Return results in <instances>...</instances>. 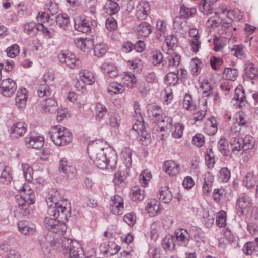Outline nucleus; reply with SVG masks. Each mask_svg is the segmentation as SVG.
Returning <instances> with one entry per match:
<instances>
[{
    "label": "nucleus",
    "instance_id": "obj_1",
    "mask_svg": "<svg viewBox=\"0 0 258 258\" xmlns=\"http://www.w3.org/2000/svg\"><path fill=\"white\" fill-rule=\"evenodd\" d=\"M104 146L103 141H93L88 144V153L90 159L98 168L113 170L116 166V157L112 152L109 153L107 156L109 149L105 148Z\"/></svg>",
    "mask_w": 258,
    "mask_h": 258
},
{
    "label": "nucleus",
    "instance_id": "obj_2",
    "mask_svg": "<svg viewBox=\"0 0 258 258\" xmlns=\"http://www.w3.org/2000/svg\"><path fill=\"white\" fill-rule=\"evenodd\" d=\"M52 248L62 251L66 258H83L84 255L82 248L78 242L65 237L42 244L44 253L50 252Z\"/></svg>",
    "mask_w": 258,
    "mask_h": 258
},
{
    "label": "nucleus",
    "instance_id": "obj_3",
    "mask_svg": "<svg viewBox=\"0 0 258 258\" xmlns=\"http://www.w3.org/2000/svg\"><path fill=\"white\" fill-rule=\"evenodd\" d=\"M49 136L53 143L58 146H65L72 140V133L61 125L51 127L49 132Z\"/></svg>",
    "mask_w": 258,
    "mask_h": 258
},
{
    "label": "nucleus",
    "instance_id": "obj_4",
    "mask_svg": "<svg viewBox=\"0 0 258 258\" xmlns=\"http://www.w3.org/2000/svg\"><path fill=\"white\" fill-rule=\"evenodd\" d=\"M54 204L49 206L48 213L50 216H53L54 218L58 220L67 221L71 216V207L67 203V199L65 202L60 203L56 201V199H53Z\"/></svg>",
    "mask_w": 258,
    "mask_h": 258
},
{
    "label": "nucleus",
    "instance_id": "obj_5",
    "mask_svg": "<svg viewBox=\"0 0 258 258\" xmlns=\"http://www.w3.org/2000/svg\"><path fill=\"white\" fill-rule=\"evenodd\" d=\"M147 113L149 118L155 123L166 122L170 124L172 122V118L169 116L162 117V108L156 103H151L147 106Z\"/></svg>",
    "mask_w": 258,
    "mask_h": 258
},
{
    "label": "nucleus",
    "instance_id": "obj_6",
    "mask_svg": "<svg viewBox=\"0 0 258 258\" xmlns=\"http://www.w3.org/2000/svg\"><path fill=\"white\" fill-rule=\"evenodd\" d=\"M66 221L56 220L55 218L46 217L44 220L45 227L50 231L59 235L64 234L67 230Z\"/></svg>",
    "mask_w": 258,
    "mask_h": 258
},
{
    "label": "nucleus",
    "instance_id": "obj_7",
    "mask_svg": "<svg viewBox=\"0 0 258 258\" xmlns=\"http://www.w3.org/2000/svg\"><path fill=\"white\" fill-rule=\"evenodd\" d=\"M58 59L62 63H65L71 69H79L81 67L82 63L74 54L69 52H62L58 55Z\"/></svg>",
    "mask_w": 258,
    "mask_h": 258
},
{
    "label": "nucleus",
    "instance_id": "obj_8",
    "mask_svg": "<svg viewBox=\"0 0 258 258\" xmlns=\"http://www.w3.org/2000/svg\"><path fill=\"white\" fill-rule=\"evenodd\" d=\"M196 228L193 227L189 230V232L183 228L177 229L174 233L175 241L177 242V244L182 246H186L189 242L192 232Z\"/></svg>",
    "mask_w": 258,
    "mask_h": 258
},
{
    "label": "nucleus",
    "instance_id": "obj_9",
    "mask_svg": "<svg viewBox=\"0 0 258 258\" xmlns=\"http://www.w3.org/2000/svg\"><path fill=\"white\" fill-rule=\"evenodd\" d=\"M17 88L15 82L11 78L3 79L0 85V91L4 96L9 97L14 94Z\"/></svg>",
    "mask_w": 258,
    "mask_h": 258
},
{
    "label": "nucleus",
    "instance_id": "obj_10",
    "mask_svg": "<svg viewBox=\"0 0 258 258\" xmlns=\"http://www.w3.org/2000/svg\"><path fill=\"white\" fill-rule=\"evenodd\" d=\"M123 205V200L122 197L118 195H115L111 198L110 210L114 215H121L124 211Z\"/></svg>",
    "mask_w": 258,
    "mask_h": 258
},
{
    "label": "nucleus",
    "instance_id": "obj_11",
    "mask_svg": "<svg viewBox=\"0 0 258 258\" xmlns=\"http://www.w3.org/2000/svg\"><path fill=\"white\" fill-rule=\"evenodd\" d=\"M252 206V199L248 195H242L237 200L236 206L241 214L248 213Z\"/></svg>",
    "mask_w": 258,
    "mask_h": 258
},
{
    "label": "nucleus",
    "instance_id": "obj_12",
    "mask_svg": "<svg viewBox=\"0 0 258 258\" xmlns=\"http://www.w3.org/2000/svg\"><path fill=\"white\" fill-rule=\"evenodd\" d=\"M169 55L166 57L163 61V70L167 72L169 70L177 68L180 62V56L177 54L173 53L169 54Z\"/></svg>",
    "mask_w": 258,
    "mask_h": 258
},
{
    "label": "nucleus",
    "instance_id": "obj_13",
    "mask_svg": "<svg viewBox=\"0 0 258 258\" xmlns=\"http://www.w3.org/2000/svg\"><path fill=\"white\" fill-rule=\"evenodd\" d=\"M25 143L28 147L39 149L44 145V138L38 136L35 133H31L25 139Z\"/></svg>",
    "mask_w": 258,
    "mask_h": 258
},
{
    "label": "nucleus",
    "instance_id": "obj_14",
    "mask_svg": "<svg viewBox=\"0 0 258 258\" xmlns=\"http://www.w3.org/2000/svg\"><path fill=\"white\" fill-rule=\"evenodd\" d=\"M150 11L149 3L146 1H141L136 7V17L139 20H145L149 15Z\"/></svg>",
    "mask_w": 258,
    "mask_h": 258
},
{
    "label": "nucleus",
    "instance_id": "obj_15",
    "mask_svg": "<svg viewBox=\"0 0 258 258\" xmlns=\"http://www.w3.org/2000/svg\"><path fill=\"white\" fill-rule=\"evenodd\" d=\"M101 252L107 256H111L118 253L120 247L113 242L104 243L100 247Z\"/></svg>",
    "mask_w": 258,
    "mask_h": 258
},
{
    "label": "nucleus",
    "instance_id": "obj_16",
    "mask_svg": "<svg viewBox=\"0 0 258 258\" xmlns=\"http://www.w3.org/2000/svg\"><path fill=\"white\" fill-rule=\"evenodd\" d=\"M27 131V125L24 122L14 124L11 128L10 135L12 138H18L24 135Z\"/></svg>",
    "mask_w": 258,
    "mask_h": 258
},
{
    "label": "nucleus",
    "instance_id": "obj_17",
    "mask_svg": "<svg viewBox=\"0 0 258 258\" xmlns=\"http://www.w3.org/2000/svg\"><path fill=\"white\" fill-rule=\"evenodd\" d=\"M189 34L190 36L192 38L191 40V46L192 51L195 53H197L201 45L198 30L196 28L190 29L189 31Z\"/></svg>",
    "mask_w": 258,
    "mask_h": 258
},
{
    "label": "nucleus",
    "instance_id": "obj_18",
    "mask_svg": "<svg viewBox=\"0 0 258 258\" xmlns=\"http://www.w3.org/2000/svg\"><path fill=\"white\" fill-rule=\"evenodd\" d=\"M179 164L174 161H167L164 164V170L169 175L174 176L179 173Z\"/></svg>",
    "mask_w": 258,
    "mask_h": 258
},
{
    "label": "nucleus",
    "instance_id": "obj_19",
    "mask_svg": "<svg viewBox=\"0 0 258 258\" xmlns=\"http://www.w3.org/2000/svg\"><path fill=\"white\" fill-rule=\"evenodd\" d=\"M160 203L155 199H148L145 209L151 216H155L160 210Z\"/></svg>",
    "mask_w": 258,
    "mask_h": 258
},
{
    "label": "nucleus",
    "instance_id": "obj_20",
    "mask_svg": "<svg viewBox=\"0 0 258 258\" xmlns=\"http://www.w3.org/2000/svg\"><path fill=\"white\" fill-rule=\"evenodd\" d=\"M28 99L27 91L25 88L19 89L15 97V102L17 107L22 108L25 107Z\"/></svg>",
    "mask_w": 258,
    "mask_h": 258
},
{
    "label": "nucleus",
    "instance_id": "obj_21",
    "mask_svg": "<svg viewBox=\"0 0 258 258\" xmlns=\"http://www.w3.org/2000/svg\"><path fill=\"white\" fill-rule=\"evenodd\" d=\"M19 231L25 235H31L36 231V228L34 225L29 224L26 222L20 221L18 223Z\"/></svg>",
    "mask_w": 258,
    "mask_h": 258
},
{
    "label": "nucleus",
    "instance_id": "obj_22",
    "mask_svg": "<svg viewBox=\"0 0 258 258\" xmlns=\"http://www.w3.org/2000/svg\"><path fill=\"white\" fill-rule=\"evenodd\" d=\"M59 171L64 173L68 177L73 178L75 176L76 171L73 166L68 165L67 161L62 159L60 161Z\"/></svg>",
    "mask_w": 258,
    "mask_h": 258
},
{
    "label": "nucleus",
    "instance_id": "obj_23",
    "mask_svg": "<svg viewBox=\"0 0 258 258\" xmlns=\"http://www.w3.org/2000/svg\"><path fill=\"white\" fill-rule=\"evenodd\" d=\"M243 251L248 255H258V237L255 238L253 241L247 242L244 246Z\"/></svg>",
    "mask_w": 258,
    "mask_h": 258
},
{
    "label": "nucleus",
    "instance_id": "obj_24",
    "mask_svg": "<svg viewBox=\"0 0 258 258\" xmlns=\"http://www.w3.org/2000/svg\"><path fill=\"white\" fill-rule=\"evenodd\" d=\"M214 181V176L210 172H207L204 175V183L202 188L204 194H208L212 191Z\"/></svg>",
    "mask_w": 258,
    "mask_h": 258
},
{
    "label": "nucleus",
    "instance_id": "obj_25",
    "mask_svg": "<svg viewBox=\"0 0 258 258\" xmlns=\"http://www.w3.org/2000/svg\"><path fill=\"white\" fill-rule=\"evenodd\" d=\"M28 192V194H24V195H22L19 198H17L18 204L19 206V208L24 206V205L34 203L35 199L34 194L30 190Z\"/></svg>",
    "mask_w": 258,
    "mask_h": 258
},
{
    "label": "nucleus",
    "instance_id": "obj_26",
    "mask_svg": "<svg viewBox=\"0 0 258 258\" xmlns=\"http://www.w3.org/2000/svg\"><path fill=\"white\" fill-rule=\"evenodd\" d=\"M175 239L174 235L168 234L162 241V246L166 251H171L175 249Z\"/></svg>",
    "mask_w": 258,
    "mask_h": 258
},
{
    "label": "nucleus",
    "instance_id": "obj_27",
    "mask_svg": "<svg viewBox=\"0 0 258 258\" xmlns=\"http://www.w3.org/2000/svg\"><path fill=\"white\" fill-rule=\"evenodd\" d=\"M39 25L34 22H28L23 26V31L30 37H34L39 31Z\"/></svg>",
    "mask_w": 258,
    "mask_h": 258
},
{
    "label": "nucleus",
    "instance_id": "obj_28",
    "mask_svg": "<svg viewBox=\"0 0 258 258\" xmlns=\"http://www.w3.org/2000/svg\"><path fill=\"white\" fill-rule=\"evenodd\" d=\"M217 123L214 117L209 118L205 124L204 132L209 135H214L217 131Z\"/></svg>",
    "mask_w": 258,
    "mask_h": 258
},
{
    "label": "nucleus",
    "instance_id": "obj_29",
    "mask_svg": "<svg viewBox=\"0 0 258 258\" xmlns=\"http://www.w3.org/2000/svg\"><path fill=\"white\" fill-rule=\"evenodd\" d=\"M244 73L246 77L250 80L258 78V70L255 65L252 63H246L245 64Z\"/></svg>",
    "mask_w": 258,
    "mask_h": 258
},
{
    "label": "nucleus",
    "instance_id": "obj_30",
    "mask_svg": "<svg viewBox=\"0 0 258 258\" xmlns=\"http://www.w3.org/2000/svg\"><path fill=\"white\" fill-rule=\"evenodd\" d=\"M103 73L110 78H114L118 75V71L115 66L112 64L104 63L101 66Z\"/></svg>",
    "mask_w": 258,
    "mask_h": 258
},
{
    "label": "nucleus",
    "instance_id": "obj_31",
    "mask_svg": "<svg viewBox=\"0 0 258 258\" xmlns=\"http://www.w3.org/2000/svg\"><path fill=\"white\" fill-rule=\"evenodd\" d=\"M42 106L44 111L52 113L56 109L57 102L54 99L48 98L42 102Z\"/></svg>",
    "mask_w": 258,
    "mask_h": 258
},
{
    "label": "nucleus",
    "instance_id": "obj_32",
    "mask_svg": "<svg viewBox=\"0 0 258 258\" xmlns=\"http://www.w3.org/2000/svg\"><path fill=\"white\" fill-rule=\"evenodd\" d=\"M159 199L165 203H169L172 199V194L168 186L162 187L159 191Z\"/></svg>",
    "mask_w": 258,
    "mask_h": 258
},
{
    "label": "nucleus",
    "instance_id": "obj_33",
    "mask_svg": "<svg viewBox=\"0 0 258 258\" xmlns=\"http://www.w3.org/2000/svg\"><path fill=\"white\" fill-rule=\"evenodd\" d=\"M81 80L86 85H92L95 82L93 73L87 70H82L79 72Z\"/></svg>",
    "mask_w": 258,
    "mask_h": 258
},
{
    "label": "nucleus",
    "instance_id": "obj_34",
    "mask_svg": "<svg viewBox=\"0 0 258 258\" xmlns=\"http://www.w3.org/2000/svg\"><path fill=\"white\" fill-rule=\"evenodd\" d=\"M145 195V192L144 189L135 186L133 187L130 192V196L132 200L135 202L142 201Z\"/></svg>",
    "mask_w": 258,
    "mask_h": 258
},
{
    "label": "nucleus",
    "instance_id": "obj_35",
    "mask_svg": "<svg viewBox=\"0 0 258 258\" xmlns=\"http://www.w3.org/2000/svg\"><path fill=\"white\" fill-rule=\"evenodd\" d=\"M137 33L142 37H147L152 32L151 26L146 22L139 24L137 28Z\"/></svg>",
    "mask_w": 258,
    "mask_h": 258
},
{
    "label": "nucleus",
    "instance_id": "obj_36",
    "mask_svg": "<svg viewBox=\"0 0 258 258\" xmlns=\"http://www.w3.org/2000/svg\"><path fill=\"white\" fill-rule=\"evenodd\" d=\"M12 180V169L9 166H6L2 171L0 176V182L4 184H9Z\"/></svg>",
    "mask_w": 258,
    "mask_h": 258
},
{
    "label": "nucleus",
    "instance_id": "obj_37",
    "mask_svg": "<svg viewBox=\"0 0 258 258\" xmlns=\"http://www.w3.org/2000/svg\"><path fill=\"white\" fill-rule=\"evenodd\" d=\"M244 90L242 86L237 87L235 90L233 99L239 102V106L241 108L244 105L245 100Z\"/></svg>",
    "mask_w": 258,
    "mask_h": 258
},
{
    "label": "nucleus",
    "instance_id": "obj_38",
    "mask_svg": "<svg viewBox=\"0 0 258 258\" xmlns=\"http://www.w3.org/2000/svg\"><path fill=\"white\" fill-rule=\"evenodd\" d=\"M178 39L176 36L173 35H168L166 37L165 43L168 48V54H171L174 48L177 46Z\"/></svg>",
    "mask_w": 258,
    "mask_h": 258
},
{
    "label": "nucleus",
    "instance_id": "obj_39",
    "mask_svg": "<svg viewBox=\"0 0 258 258\" xmlns=\"http://www.w3.org/2000/svg\"><path fill=\"white\" fill-rule=\"evenodd\" d=\"M75 29L82 33H86L91 30L89 22L86 19L80 20L78 23L75 22Z\"/></svg>",
    "mask_w": 258,
    "mask_h": 258
},
{
    "label": "nucleus",
    "instance_id": "obj_40",
    "mask_svg": "<svg viewBox=\"0 0 258 258\" xmlns=\"http://www.w3.org/2000/svg\"><path fill=\"white\" fill-rule=\"evenodd\" d=\"M256 181L257 178L253 173L248 172L244 178L243 184L247 188H252L256 185Z\"/></svg>",
    "mask_w": 258,
    "mask_h": 258
},
{
    "label": "nucleus",
    "instance_id": "obj_41",
    "mask_svg": "<svg viewBox=\"0 0 258 258\" xmlns=\"http://www.w3.org/2000/svg\"><path fill=\"white\" fill-rule=\"evenodd\" d=\"M124 84L128 88H132L137 82L135 75L131 72H125L122 78Z\"/></svg>",
    "mask_w": 258,
    "mask_h": 258
},
{
    "label": "nucleus",
    "instance_id": "obj_42",
    "mask_svg": "<svg viewBox=\"0 0 258 258\" xmlns=\"http://www.w3.org/2000/svg\"><path fill=\"white\" fill-rule=\"evenodd\" d=\"M196 9L195 8H187L184 5L180 6L179 16L183 19H188L190 17L193 16V15L196 13Z\"/></svg>",
    "mask_w": 258,
    "mask_h": 258
},
{
    "label": "nucleus",
    "instance_id": "obj_43",
    "mask_svg": "<svg viewBox=\"0 0 258 258\" xmlns=\"http://www.w3.org/2000/svg\"><path fill=\"white\" fill-rule=\"evenodd\" d=\"M107 112L106 106L100 102L96 103L95 108V118L97 120L103 118Z\"/></svg>",
    "mask_w": 258,
    "mask_h": 258
},
{
    "label": "nucleus",
    "instance_id": "obj_44",
    "mask_svg": "<svg viewBox=\"0 0 258 258\" xmlns=\"http://www.w3.org/2000/svg\"><path fill=\"white\" fill-rule=\"evenodd\" d=\"M184 129V125L180 123H175L171 128L172 136L175 139L181 138L182 137Z\"/></svg>",
    "mask_w": 258,
    "mask_h": 258
},
{
    "label": "nucleus",
    "instance_id": "obj_45",
    "mask_svg": "<svg viewBox=\"0 0 258 258\" xmlns=\"http://www.w3.org/2000/svg\"><path fill=\"white\" fill-rule=\"evenodd\" d=\"M50 87L46 84L40 85L37 89V95L39 97H49L51 95Z\"/></svg>",
    "mask_w": 258,
    "mask_h": 258
},
{
    "label": "nucleus",
    "instance_id": "obj_46",
    "mask_svg": "<svg viewBox=\"0 0 258 258\" xmlns=\"http://www.w3.org/2000/svg\"><path fill=\"white\" fill-rule=\"evenodd\" d=\"M223 75L226 80L234 81L238 75V72L237 69L228 68L225 69Z\"/></svg>",
    "mask_w": 258,
    "mask_h": 258
},
{
    "label": "nucleus",
    "instance_id": "obj_47",
    "mask_svg": "<svg viewBox=\"0 0 258 258\" xmlns=\"http://www.w3.org/2000/svg\"><path fill=\"white\" fill-rule=\"evenodd\" d=\"M200 87L203 90V96L208 97L213 94V87L208 81H203L201 83Z\"/></svg>",
    "mask_w": 258,
    "mask_h": 258
},
{
    "label": "nucleus",
    "instance_id": "obj_48",
    "mask_svg": "<svg viewBox=\"0 0 258 258\" xmlns=\"http://www.w3.org/2000/svg\"><path fill=\"white\" fill-rule=\"evenodd\" d=\"M105 10L106 13L109 15L115 14L119 10L118 4L114 1H109L105 6Z\"/></svg>",
    "mask_w": 258,
    "mask_h": 258
},
{
    "label": "nucleus",
    "instance_id": "obj_49",
    "mask_svg": "<svg viewBox=\"0 0 258 258\" xmlns=\"http://www.w3.org/2000/svg\"><path fill=\"white\" fill-rule=\"evenodd\" d=\"M107 91L111 95L122 93L124 91V87L121 84L111 83L109 85Z\"/></svg>",
    "mask_w": 258,
    "mask_h": 258
},
{
    "label": "nucleus",
    "instance_id": "obj_50",
    "mask_svg": "<svg viewBox=\"0 0 258 258\" xmlns=\"http://www.w3.org/2000/svg\"><path fill=\"white\" fill-rule=\"evenodd\" d=\"M202 68V61L197 58H193L190 64V73L194 76L200 74Z\"/></svg>",
    "mask_w": 258,
    "mask_h": 258
},
{
    "label": "nucleus",
    "instance_id": "obj_51",
    "mask_svg": "<svg viewBox=\"0 0 258 258\" xmlns=\"http://www.w3.org/2000/svg\"><path fill=\"white\" fill-rule=\"evenodd\" d=\"M56 22L60 28L66 29L69 23V17L67 14H59L56 18Z\"/></svg>",
    "mask_w": 258,
    "mask_h": 258
},
{
    "label": "nucleus",
    "instance_id": "obj_52",
    "mask_svg": "<svg viewBox=\"0 0 258 258\" xmlns=\"http://www.w3.org/2000/svg\"><path fill=\"white\" fill-rule=\"evenodd\" d=\"M107 51V47L103 43H98L95 45L94 52L96 56L100 57L103 56Z\"/></svg>",
    "mask_w": 258,
    "mask_h": 258
},
{
    "label": "nucleus",
    "instance_id": "obj_53",
    "mask_svg": "<svg viewBox=\"0 0 258 258\" xmlns=\"http://www.w3.org/2000/svg\"><path fill=\"white\" fill-rule=\"evenodd\" d=\"M163 57L162 53L158 50L153 51L151 55V62L154 66H159L163 64Z\"/></svg>",
    "mask_w": 258,
    "mask_h": 258
},
{
    "label": "nucleus",
    "instance_id": "obj_54",
    "mask_svg": "<svg viewBox=\"0 0 258 258\" xmlns=\"http://www.w3.org/2000/svg\"><path fill=\"white\" fill-rule=\"evenodd\" d=\"M144 123H140V125L142 127V130L140 131L141 137L140 139L141 143L143 145H147L150 142L151 135L146 130L143 129ZM139 134L140 133L138 132Z\"/></svg>",
    "mask_w": 258,
    "mask_h": 258
},
{
    "label": "nucleus",
    "instance_id": "obj_55",
    "mask_svg": "<svg viewBox=\"0 0 258 258\" xmlns=\"http://www.w3.org/2000/svg\"><path fill=\"white\" fill-rule=\"evenodd\" d=\"M242 143V149L247 150L252 149L254 146V141L253 138L250 135H246L243 139H240Z\"/></svg>",
    "mask_w": 258,
    "mask_h": 258
},
{
    "label": "nucleus",
    "instance_id": "obj_56",
    "mask_svg": "<svg viewBox=\"0 0 258 258\" xmlns=\"http://www.w3.org/2000/svg\"><path fill=\"white\" fill-rule=\"evenodd\" d=\"M218 148L221 153L225 155L228 156L229 153L228 149V142L225 138H221L218 142Z\"/></svg>",
    "mask_w": 258,
    "mask_h": 258
},
{
    "label": "nucleus",
    "instance_id": "obj_57",
    "mask_svg": "<svg viewBox=\"0 0 258 258\" xmlns=\"http://www.w3.org/2000/svg\"><path fill=\"white\" fill-rule=\"evenodd\" d=\"M205 160L208 168L209 169H212L214 166L215 160L211 148L207 149Z\"/></svg>",
    "mask_w": 258,
    "mask_h": 258
},
{
    "label": "nucleus",
    "instance_id": "obj_58",
    "mask_svg": "<svg viewBox=\"0 0 258 258\" xmlns=\"http://www.w3.org/2000/svg\"><path fill=\"white\" fill-rule=\"evenodd\" d=\"M24 176L26 180L28 182H31L33 179V170L27 164H23L22 165Z\"/></svg>",
    "mask_w": 258,
    "mask_h": 258
},
{
    "label": "nucleus",
    "instance_id": "obj_59",
    "mask_svg": "<svg viewBox=\"0 0 258 258\" xmlns=\"http://www.w3.org/2000/svg\"><path fill=\"white\" fill-rule=\"evenodd\" d=\"M244 48L242 45H234L231 49V52L238 58L241 59L244 55Z\"/></svg>",
    "mask_w": 258,
    "mask_h": 258
},
{
    "label": "nucleus",
    "instance_id": "obj_60",
    "mask_svg": "<svg viewBox=\"0 0 258 258\" xmlns=\"http://www.w3.org/2000/svg\"><path fill=\"white\" fill-rule=\"evenodd\" d=\"M165 82L168 85H174L178 81V77L177 74L170 72L167 73L164 79Z\"/></svg>",
    "mask_w": 258,
    "mask_h": 258
},
{
    "label": "nucleus",
    "instance_id": "obj_61",
    "mask_svg": "<svg viewBox=\"0 0 258 258\" xmlns=\"http://www.w3.org/2000/svg\"><path fill=\"white\" fill-rule=\"evenodd\" d=\"M226 213L223 210L217 213L216 222L220 227H223L226 225Z\"/></svg>",
    "mask_w": 258,
    "mask_h": 258
},
{
    "label": "nucleus",
    "instance_id": "obj_62",
    "mask_svg": "<svg viewBox=\"0 0 258 258\" xmlns=\"http://www.w3.org/2000/svg\"><path fill=\"white\" fill-rule=\"evenodd\" d=\"M19 46L17 44H13L7 48L6 52L7 55L11 58H14L19 53Z\"/></svg>",
    "mask_w": 258,
    "mask_h": 258
},
{
    "label": "nucleus",
    "instance_id": "obj_63",
    "mask_svg": "<svg viewBox=\"0 0 258 258\" xmlns=\"http://www.w3.org/2000/svg\"><path fill=\"white\" fill-rule=\"evenodd\" d=\"M173 26L174 28L184 30L186 29V21L182 20L180 17H176L173 21Z\"/></svg>",
    "mask_w": 258,
    "mask_h": 258
},
{
    "label": "nucleus",
    "instance_id": "obj_64",
    "mask_svg": "<svg viewBox=\"0 0 258 258\" xmlns=\"http://www.w3.org/2000/svg\"><path fill=\"white\" fill-rule=\"evenodd\" d=\"M183 106L187 110H192L195 109V106L193 103L192 97L190 95L186 94L185 95L183 100Z\"/></svg>",
    "mask_w": 258,
    "mask_h": 258
}]
</instances>
